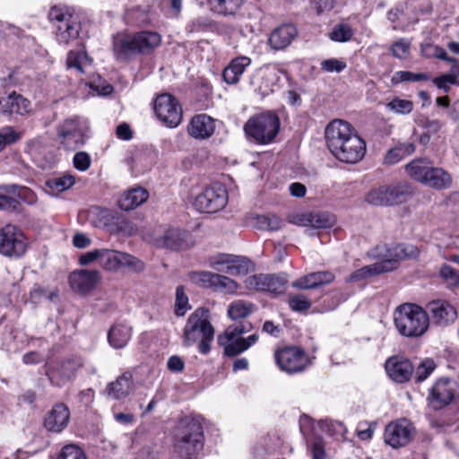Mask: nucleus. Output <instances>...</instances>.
<instances>
[{
	"label": "nucleus",
	"mask_w": 459,
	"mask_h": 459,
	"mask_svg": "<svg viewBox=\"0 0 459 459\" xmlns=\"http://www.w3.org/2000/svg\"><path fill=\"white\" fill-rule=\"evenodd\" d=\"M439 274L448 285L452 287L459 285V272L452 266L446 264H443L439 270Z\"/></svg>",
	"instance_id": "obj_55"
},
{
	"label": "nucleus",
	"mask_w": 459,
	"mask_h": 459,
	"mask_svg": "<svg viewBox=\"0 0 459 459\" xmlns=\"http://www.w3.org/2000/svg\"><path fill=\"white\" fill-rule=\"evenodd\" d=\"M30 112V101L16 91L0 98V114L4 116L25 117Z\"/></svg>",
	"instance_id": "obj_22"
},
{
	"label": "nucleus",
	"mask_w": 459,
	"mask_h": 459,
	"mask_svg": "<svg viewBox=\"0 0 459 459\" xmlns=\"http://www.w3.org/2000/svg\"><path fill=\"white\" fill-rule=\"evenodd\" d=\"M100 266L109 272L128 268L139 273L144 269V264L137 257L126 252L108 248H101Z\"/></svg>",
	"instance_id": "obj_13"
},
{
	"label": "nucleus",
	"mask_w": 459,
	"mask_h": 459,
	"mask_svg": "<svg viewBox=\"0 0 459 459\" xmlns=\"http://www.w3.org/2000/svg\"><path fill=\"white\" fill-rule=\"evenodd\" d=\"M90 218L97 228H105L111 232L134 234L136 229L133 223L123 218L119 213L100 206L90 210Z\"/></svg>",
	"instance_id": "obj_10"
},
{
	"label": "nucleus",
	"mask_w": 459,
	"mask_h": 459,
	"mask_svg": "<svg viewBox=\"0 0 459 459\" xmlns=\"http://www.w3.org/2000/svg\"><path fill=\"white\" fill-rule=\"evenodd\" d=\"M100 281V273L97 270L82 269L73 272L69 276L71 288L79 293L90 292Z\"/></svg>",
	"instance_id": "obj_24"
},
{
	"label": "nucleus",
	"mask_w": 459,
	"mask_h": 459,
	"mask_svg": "<svg viewBox=\"0 0 459 459\" xmlns=\"http://www.w3.org/2000/svg\"><path fill=\"white\" fill-rule=\"evenodd\" d=\"M287 281L285 274H258L247 277L246 285L248 289L280 294L285 290Z\"/></svg>",
	"instance_id": "obj_20"
},
{
	"label": "nucleus",
	"mask_w": 459,
	"mask_h": 459,
	"mask_svg": "<svg viewBox=\"0 0 459 459\" xmlns=\"http://www.w3.org/2000/svg\"><path fill=\"white\" fill-rule=\"evenodd\" d=\"M212 8L219 13L223 15H232L236 13L242 0H209Z\"/></svg>",
	"instance_id": "obj_43"
},
{
	"label": "nucleus",
	"mask_w": 459,
	"mask_h": 459,
	"mask_svg": "<svg viewBox=\"0 0 459 459\" xmlns=\"http://www.w3.org/2000/svg\"><path fill=\"white\" fill-rule=\"evenodd\" d=\"M333 280L334 275L329 271L316 272L299 278L291 283V286L299 290H309L328 284Z\"/></svg>",
	"instance_id": "obj_31"
},
{
	"label": "nucleus",
	"mask_w": 459,
	"mask_h": 459,
	"mask_svg": "<svg viewBox=\"0 0 459 459\" xmlns=\"http://www.w3.org/2000/svg\"><path fill=\"white\" fill-rule=\"evenodd\" d=\"M66 65L68 68H74L80 74H83L85 69L91 65V59L84 52L70 51L67 56Z\"/></svg>",
	"instance_id": "obj_42"
},
{
	"label": "nucleus",
	"mask_w": 459,
	"mask_h": 459,
	"mask_svg": "<svg viewBox=\"0 0 459 459\" xmlns=\"http://www.w3.org/2000/svg\"><path fill=\"white\" fill-rule=\"evenodd\" d=\"M287 221L301 227L328 229L335 223V217L328 212H293L288 215Z\"/></svg>",
	"instance_id": "obj_21"
},
{
	"label": "nucleus",
	"mask_w": 459,
	"mask_h": 459,
	"mask_svg": "<svg viewBox=\"0 0 459 459\" xmlns=\"http://www.w3.org/2000/svg\"><path fill=\"white\" fill-rule=\"evenodd\" d=\"M154 112L159 119L169 127L178 126L182 120V108L178 100L172 95H159L154 102Z\"/></svg>",
	"instance_id": "obj_16"
},
{
	"label": "nucleus",
	"mask_w": 459,
	"mask_h": 459,
	"mask_svg": "<svg viewBox=\"0 0 459 459\" xmlns=\"http://www.w3.org/2000/svg\"><path fill=\"white\" fill-rule=\"evenodd\" d=\"M255 226L261 230H278L282 226L281 220L276 215H257Z\"/></svg>",
	"instance_id": "obj_44"
},
{
	"label": "nucleus",
	"mask_w": 459,
	"mask_h": 459,
	"mask_svg": "<svg viewBox=\"0 0 459 459\" xmlns=\"http://www.w3.org/2000/svg\"><path fill=\"white\" fill-rule=\"evenodd\" d=\"M74 166L80 171H86L91 163L90 155L85 152H79L74 154L73 159Z\"/></svg>",
	"instance_id": "obj_59"
},
{
	"label": "nucleus",
	"mask_w": 459,
	"mask_h": 459,
	"mask_svg": "<svg viewBox=\"0 0 459 459\" xmlns=\"http://www.w3.org/2000/svg\"><path fill=\"white\" fill-rule=\"evenodd\" d=\"M385 371L394 382L404 383L411 377L413 366L407 359L393 357L386 360Z\"/></svg>",
	"instance_id": "obj_27"
},
{
	"label": "nucleus",
	"mask_w": 459,
	"mask_h": 459,
	"mask_svg": "<svg viewBox=\"0 0 459 459\" xmlns=\"http://www.w3.org/2000/svg\"><path fill=\"white\" fill-rule=\"evenodd\" d=\"M421 55L427 58L436 57L446 61L448 63H455L456 59L448 56L444 48L439 46L433 45L429 42L422 43L420 45Z\"/></svg>",
	"instance_id": "obj_41"
},
{
	"label": "nucleus",
	"mask_w": 459,
	"mask_h": 459,
	"mask_svg": "<svg viewBox=\"0 0 459 459\" xmlns=\"http://www.w3.org/2000/svg\"><path fill=\"white\" fill-rule=\"evenodd\" d=\"M224 349L225 355L229 357H235L241 352L247 351V346L244 342V338L235 340H229V342H218Z\"/></svg>",
	"instance_id": "obj_51"
},
{
	"label": "nucleus",
	"mask_w": 459,
	"mask_h": 459,
	"mask_svg": "<svg viewBox=\"0 0 459 459\" xmlns=\"http://www.w3.org/2000/svg\"><path fill=\"white\" fill-rule=\"evenodd\" d=\"M411 193V188L407 184L387 186L388 205H394L406 202L408 196H410Z\"/></svg>",
	"instance_id": "obj_37"
},
{
	"label": "nucleus",
	"mask_w": 459,
	"mask_h": 459,
	"mask_svg": "<svg viewBox=\"0 0 459 459\" xmlns=\"http://www.w3.org/2000/svg\"><path fill=\"white\" fill-rule=\"evenodd\" d=\"M255 306L241 299L232 302L228 308V315L233 320L248 316L254 311Z\"/></svg>",
	"instance_id": "obj_38"
},
{
	"label": "nucleus",
	"mask_w": 459,
	"mask_h": 459,
	"mask_svg": "<svg viewBox=\"0 0 459 459\" xmlns=\"http://www.w3.org/2000/svg\"><path fill=\"white\" fill-rule=\"evenodd\" d=\"M134 382L131 373L126 372L115 381L108 384L106 394L114 400H121L127 397L134 391Z\"/></svg>",
	"instance_id": "obj_30"
},
{
	"label": "nucleus",
	"mask_w": 459,
	"mask_h": 459,
	"mask_svg": "<svg viewBox=\"0 0 459 459\" xmlns=\"http://www.w3.org/2000/svg\"><path fill=\"white\" fill-rule=\"evenodd\" d=\"M394 321L396 330L404 337H420L429 327L428 312L411 303L398 306L394 313Z\"/></svg>",
	"instance_id": "obj_6"
},
{
	"label": "nucleus",
	"mask_w": 459,
	"mask_h": 459,
	"mask_svg": "<svg viewBox=\"0 0 459 459\" xmlns=\"http://www.w3.org/2000/svg\"><path fill=\"white\" fill-rule=\"evenodd\" d=\"M59 459H86V456L81 448L69 445L62 449Z\"/></svg>",
	"instance_id": "obj_58"
},
{
	"label": "nucleus",
	"mask_w": 459,
	"mask_h": 459,
	"mask_svg": "<svg viewBox=\"0 0 459 459\" xmlns=\"http://www.w3.org/2000/svg\"><path fill=\"white\" fill-rule=\"evenodd\" d=\"M132 326L126 322H117L108 333L109 344L115 349H122L126 346L132 336Z\"/></svg>",
	"instance_id": "obj_32"
},
{
	"label": "nucleus",
	"mask_w": 459,
	"mask_h": 459,
	"mask_svg": "<svg viewBox=\"0 0 459 459\" xmlns=\"http://www.w3.org/2000/svg\"><path fill=\"white\" fill-rule=\"evenodd\" d=\"M274 358L281 370L289 374L301 372L311 364V360L304 351L295 346L284 347L277 351Z\"/></svg>",
	"instance_id": "obj_15"
},
{
	"label": "nucleus",
	"mask_w": 459,
	"mask_h": 459,
	"mask_svg": "<svg viewBox=\"0 0 459 459\" xmlns=\"http://www.w3.org/2000/svg\"><path fill=\"white\" fill-rule=\"evenodd\" d=\"M190 308L189 299L185 293L184 287L181 285L178 286L176 289L175 314L178 316H183Z\"/></svg>",
	"instance_id": "obj_49"
},
{
	"label": "nucleus",
	"mask_w": 459,
	"mask_h": 459,
	"mask_svg": "<svg viewBox=\"0 0 459 459\" xmlns=\"http://www.w3.org/2000/svg\"><path fill=\"white\" fill-rule=\"evenodd\" d=\"M430 75L427 73H412L410 71H397L394 74L392 82L394 84H398L403 82H420L429 81Z\"/></svg>",
	"instance_id": "obj_46"
},
{
	"label": "nucleus",
	"mask_w": 459,
	"mask_h": 459,
	"mask_svg": "<svg viewBox=\"0 0 459 459\" xmlns=\"http://www.w3.org/2000/svg\"><path fill=\"white\" fill-rule=\"evenodd\" d=\"M54 23L56 38L60 44L67 45L79 36L80 24L75 17L63 8L54 6L48 13Z\"/></svg>",
	"instance_id": "obj_11"
},
{
	"label": "nucleus",
	"mask_w": 459,
	"mask_h": 459,
	"mask_svg": "<svg viewBox=\"0 0 459 459\" xmlns=\"http://www.w3.org/2000/svg\"><path fill=\"white\" fill-rule=\"evenodd\" d=\"M25 250L23 235L16 226L8 224L0 229V254L5 256H20Z\"/></svg>",
	"instance_id": "obj_19"
},
{
	"label": "nucleus",
	"mask_w": 459,
	"mask_h": 459,
	"mask_svg": "<svg viewBox=\"0 0 459 459\" xmlns=\"http://www.w3.org/2000/svg\"><path fill=\"white\" fill-rule=\"evenodd\" d=\"M418 254L413 246L404 244H396L391 247L385 245L377 246L376 248V256L380 262L364 266L353 272L348 278V281H360L368 277L390 272L395 269L399 262L407 257L416 256Z\"/></svg>",
	"instance_id": "obj_3"
},
{
	"label": "nucleus",
	"mask_w": 459,
	"mask_h": 459,
	"mask_svg": "<svg viewBox=\"0 0 459 459\" xmlns=\"http://www.w3.org/2000/svg\"><path fill=\"white\" fill-rule=\"evenodd\" d=\"M415 428L407 419H399L386 425L384 432L385 444L393 448L407 446L413 438Z\"/></svg>",
	"instance_id": "obj_17"
},
{
	"label": "nucleus",
	"mask_w": 459,
	"mask_h": 459,
	"mask_svg": "<svg viewBox=\"0 0 459 459\" xmlns=\"http://www.w3.org/2000/svg\"><path fill=\"white\" fill-rule=\"evenodd\" d=\"M215 274L208 271H198L190 273L188 277L192 283L202 288L212 289Z\"/></svg>",
	"instance_id": "obj_47"
},
{
	"label": "nucleus",
	"mask_w": 459,
	"mask_h": 459,
	"mask_svg": "<svg viewBox=\"0 0 459 459\" xmlns=\"http://www.w3.org/2000/svg\"><path fill=\"white\" fill-rule=\"evenodd\" d=\"M70 411L64 403L54 405L45 419L44 425L46 429L52 432H61L68 424Z\"/></svg>",
	"instance_id": "obj_29"
},
{
	"label": "nucleus",
	"mask_w": 459,
	"mask_h": 459,
	"mask_svg": "<svg viewBox=\"0 0 459 459\" xmlns=\"http://www.w3.org/2000/svg\"><path fill=\"white\" fill-rule=\"evenodd\" d=\"M405 169L414 180L435 189L448 188L452 179L441 168L433 167L426 159H416L408 163Z\"/></svg>",
	"instance_id": "obj_7"
},
{
	"label": "nucleus",
	"mask_w": 459,
	"mask_h": 459,
	"mask_svg": "<svg viewBox=\"0 0 459 459\" xmlns=\"http://www.w3.org/2000/svg\"><path fill=\"white\" fill-rule=\"evenodd\" d=\"M428 309L431 314L434 324L441 326H446L457 318L455 308L446 300H432L429 303Z\"/></svg>",
	"instance_id": "obj_25"
},
{
	"label": "nucleus",
	"mask_w": 459,
	"mask_h": 459,
	"mask_svg": "<svg viewBox=\"0 0 459 459\" xmlns=\"http://www.w3.org/2000/svg\"><path fill=\"white\" fill-rule=\"evenodd\" d=\"M214 333L209 309L198 307L190 314L183 329V344L190 347L197 343L199 352L207 354L211 351Z\"/></svg>",
	"instance_id": "obj_4"
},
{
	"label": "nucleus",
	"mask_w": 459,
	"mask_h": 459,
	"mask_svg": "<svg viewBox=\"0 0 459 459\" xmlns=\"http://www.w3.org/2000/svg\"><path fill=\"white\" fill-rule=\"evenodd\" d=\"M352 30L346 24H339L330 33V39L333 41L345 42L351 39Z\"/></svg>",
	"instance_id": "obj_54"
},
{
	"label": "nucleus",
	"mask_w": 459,
	"mask_h": 459,
	"mask_svg": "<svg viewBox=\"0 0 459 459\" xmlns=\"http://www.w3.org/2000/svg\"><path fill=\"white\" fill-rule=\"evenodd\" d=\"M75 183V179L72 175H64L62 177L48 179L46 183L47 186L53 193L63 192L72 187Z\"/></svg>",
	"instance_id": "obj_45"
},
{
	"label": "nucleus",
	"mask_w": 459,
	"mask_h": 459,
	"mask_svg": "<svg viewBox=\"0 0 459 459\" xmlns=\"http://www.w3.org/2000/svg\"><path fill=\"white\" fill-rule=\"evenodd\" d=\"M152 242L157 247L183 250L194 245L192 235L182 229L160 227L153 232Z\"/></svg>",
	"instance_id": "obj_12"
},
{
	"label": "nucleus",
	"mask_w": 459,
	"mask_h": 459,
	"mask_svg": "<svg viewBox=\"0 0 459 459\" xmlns=\"http://www.w3.org/2000/svg\"><path fill=\"white\" fill-rule=\"evenodd\" d=\"M160 42L161 36L155 31L118 33L113 37L112 49L117 60L127 61L138 55H150Z\"/></svg>",
	"instance_id": "obj_2"
},
{
	"label": "nucleus",
	"mask_w": 459,
	"mask_h": 459,
	"mask_svg": "<svg viewBox=\"0 0 459 459\" xmlns=\"http://www.w3.org/2000/svg\"><path fill=\"white\" fill-rule=\"evenodd\" d=\"M251 59L247 56H238L234 58L230 65L223 70L222 77L229 84L237 83L243 74L246 67L250 65Z\"/></svg>",
	"instance_id": "obj_34"
},
{
	"label": "nucleus",
	"mask_w": 459,
	"mask_h": 459,
	"mask_svg": "<svg viewBox=\"0 0 459 459\" xmlns=\"http://www.w3.org/2000/svg\"><path fill=\"white\" fill-rule=\"evenodd\" d=\"M415 145L411 143H400L394 148L390 149L385 157L384 163L387 165H394L398 163L406 156L413 153Z\"/></svg>",
	"instance_id": "obj_35"
},
{
	"label": "nucleus",
	"mask_w": 459,
	"mask_h": 459,
	"mask_svg": "<svg viewBox=\"0 0 459 459\" xmlns=\"http://www.w3.org/2000/svg\"><path fill=\"white\" fill-rule=\"evenodd\" d=\"M325 135L329 151L340 161L355 164L364 158L366 142L347 121H331L325 127Z\"/></svg>",
	"instance_id": "obj_1"
},
{
	"label": "nucleus",
	"mask_w": 459,
	"mask_h": 459,
	"mask_svg": "<svg viewBox=\"0 0 459 459\" xmlns=\"http://www.w3.org/2000/svg\"><path fill=\"white\" fill-rule=\"evenodd\" d=\"M21 137L13 126H4L0 129V152L4 149L6 145L16 143Z\"/></svg>",
	"instance_id": "obj_52"
},
{
	"label": "nucleus",
	"mask_w": 459,
	"mask_h": 459,
	"mask_svg": "<svg viewBox=\"0 0 459 459\" xmlns=\"http://www.w3.org/2000/svg\"><path fill=\"white\" fill-rule=\"evenodd\" d=\"M386 108L395 114L408 115L414 108L413 102L409 100H403L400 98H394L391 101L386 103Z\"/></svg>",
	"instance_id": "obj_48"
},
{
	"label": "nucleus",
	"mask_w": 459,
	"mask_h": 459,
	"mask_svg": "<svg viewBox=\"0 0 459 459\" xmlns=\"http://www.w3.org/2000/svg\"><path fill=\"white\" fill-rule=\"evenodd\" d=\"M251 262L249 259L241 256H232L230 264L225 268H220L221 273L231 275V276H240L246 275L250 267Z\"/></svg>",
	"instance_id": "obj_36"
},
{
	"label": "nucleus",
	"mask_w": 459,
	"mask_h": 459,
	"mask_svg": "<svg viewBox=\"0 0 459 459\" xmlns=\"http://www.w3.org/2000/svg\"><path fill=\"white\" fill-rule=\"evenodd\" d=\"M366 201L373 205H388L387 186L370 190L366 195Z\"/></svg>",
	"instance_id": "obj_50"
},
{
	"label": "nucleus",
	"mask_w": 459,
	"mask_h": 459,
	"mask_svg": "<svg viewBox=\"0 0 459 459\" xmlns=\"http://www.w3.org/2000/svg\"><path fill=\"white\" fill-rule=\"evenodd\" d=\"M82 366L80 359H66L48 364L46 374L53 385L60 387L72 380Z\"/></svg>",
	"instance_id": "obj_18"
},
{
	"label": "nucleus",
	"mask_w": 459,
	"mask_h": 459,
	"mask_svg": "<svg viewBox=\"0 0 459 459\" xmlns=\"http://www.w3.org/2000/svg\"><path fill=\"white\" fill-rule=\"evenodd\" d=\"M227 200L226 189L221 185H213L195 197L193 206L200 212L213 213L224 208Z\"/></svg>",
	"instance_id": "obj_14"
},
{
	"label": "nucleus",
	"mask_w": 459,
	"mask_h": 459,
	"mask_svg": "<svg viewBox=\"0 0 459 459\" xmlns=\"http://www.w3.org/2000/svg\"><path fill=\"white\" fill-rule=\"evenodd\" d=\"M319 427L328 435L332 436L337 440L345 438L347 429L343 423L333 420H321L319 421Z\"/></svg>",
	"instance_id": "obj_39"
},
{
	"label": "nucleus",
	"mask_w": 459,
	"mask_h": 459,
	"mask_svg": "<svg viewBox=\"0 0 459 459\" xmlns=\"http://www.w3.org/2000/svg\"><path fill=\"white\" fill-rule=\"evenodd\" d=\"M434 369L433 361L427 360L422 362L416 370V379L418 382L425 380Z\"/></svg>",
	"instance_id": "obj_61"
},
{
	"label": "nucleus",
	"mask_w": 459,
	"mask_h": 459,
	"mask_svg": "<svg viewBox=\"0 0 459 459\" xmlns=\"http://www.w3.org/2000/svg\"><path fill=\"white\" fill-rule=\"evenodd\" d=\"M204 436L201 416L182 420L175 437V451L184 459H193L204 448Z\"/></svg>",
	"instance_id": "obj_5"
},
{
	"label": "nucleus",
	"mask_w": 459,
	"mask_h": 459,
	"mask_svg": "<svg viewBox=\"0 0 459 459\" xmlns=\"http://www.w3.org/2000/svg\"><path fill=\"white\" fill-rule=\"evenodd\" d=\"M456 383L449 378H440L433 385L430 397L435 409L449 404L455 398Z\"/></svg>",
	"instance_id": "obj_23"
},
{
	"label": "nucleus",
	"mask_w": 459,
	"mask_h": 459,
	"mask_svg": "<svg viewBox=\"0 0 459 459\" xmlns=\"http://www.w3.org/2000/svg\"><path fill=\"white\" fill-rule=\"evenodd\" d=\"M312 453H313L314 459H325V445H324V441L322 438L317 437L315 439L313 446H312Z\"/></svg>",
	"instance_id": "obj_64"
},
{
	"label": "nucleus",
	"mask_w": 459,
	"mask_h": 459,
	"mask_svg": "<svg viewBox=\"0 0 459 459\" xmlns=\"http://www.w3.org/2000/svg\"><path fill=\"white\" fill-rule=\"evenodd\" d=\"M89 128L87 119L74 116L66 118L58 126L57 135L64 148L74 151L85 143Z\"/></svg>",
	"instance_id": "obj_9"
},
{
	"label": "nucleus",
	"mask_w": 459,
	"mask_h": 459,
	"mask_svg": "<svg viewBox=\"0 0 459 459\" xmlns=\"http://www.w3.org/2000/svg\"><path fill=\"white\" fill-rule=\"evenodd\" d=\"M432 82L440 90H443L445 92H448L450 91V85L455 84V76L454 75H446L442 74L441 76L435 77L432 80Z\"/></svg>",
	"instance_id": "obj_60"
},
{
	"label": "nucleus",
	"mask_w": 459,
	"mask_h": 459,
	"mask_svg": "<svg viewBox=\"0 0 459 459\" xmlns=\"http://www.w3.org/2000/svg\"><path fill=\"white\" fill-rule=\"evenodd\" d=\"M289 307L296 312H306L311 307V302L304 295H292L288 299Z\"/></svg>",
	"instance_id": "obj_53"
},
{
	"label": "nucleus",
	"mask_w": 459,
	"mask_h": 459,
	"mask_svg": "<svg viewBox=\"0 0 459 459\" xmlns=\"http://www.w3.org/2000/svg\"><path fill=\"white\" fill-rule=\"evenodd\" d=\"M100 253H101V248L91 250L89 252L82 254L79 257L80 264L87 265L94 261H98L100 263Z\"/></svg>",
	"instance_id": "obj_63"
},
{
	"label": "nucleus",
	"mask_w": 459,
	"mask_h": 459,
	"mask_svg": "<svg viewBox=\"0 0 459 459\" xmlns=\"http://www.w3.org/2000/svg\"><path fill=\"white\" fill-rule=\"evenodd\" d=\"M232 255H229V254H221L217 256H214L212 260H211V266L218 271V272H221L220 268H225L227 267L230 263V260L232 259Z\"/></svg>",
	"instance_id": "obj_62"
},
{
	"label": "nucleus",
	"mask_w": 459,
	"mask_h": 459,
	"mask_svg": "<svg viewBox=\"0 0 459 459\" xmlns=\"http://www.w3.org/2000/svg\"><path fill=\"white\" fill-rule=\"evenodd\" d=\"M411 42L405 39H401L394 42L392 46L393 55L400 59H404L409 56Z\"/></svg>",
	"instance_id": "obj_56"
},
{
	"label": "nucleus",
	"mask_w": 459,
	"mask_h": 459,
	"mask_svg": "<svg viewBox=\"0 0 459 459\" xmlns=\"http://www.w3.org/2000/svg\"><path fill=\"white\" fill-rule=\"evenodd\" d=\"M212 289L225 294H234L238 289V284L234 280L222 274L216 273Z\"/></svg>",
	"instance_id": "obj_40"
},
{
	"label": "nucleus",
	"mask_w": 459,
	"mask_h": 459,
	"mask_svg": "<svg viewBox=\"0 0 459 459\" xmlns=\"http://www.w3.org/2000/svg\"><path fill=\"white\" fill-rule=\"evenodd\" d=\"M215 130V121L206 114L195 116L188 124L187 132L195 139H207Z\"/></svg>",
	"instance_id": "obj_28"
},
{
	"label": "nucleus",
	"mask_w": 459,
	"mask_h": 459,
	"mask_svg": "<svg viewBox=\"0 0 459 459\" xmlns=\"http://www.w3.org/2000/svg\"><path fill=\"white\" fill-rule=\"evenodd\" d=\"M280 129V119L272 112H264L251 117L244 125L247 136L255 143L267 144L276 137Z\"/></svg>",
	"instance_id": "obj_8"
},
{
	"label": "nucleus",
	"mask_w": 459,
	"mask_h": 459,
	"mask_svg": "<svg viewBox=\"0 0 459 459\" xmlns=\"http://www.w3.org/2000/svg\"><path fill=\"white\" fill-rule=\"evenodd\" d=\"M321 69L327 73H341L347 65L344 61L337 58H329L321 62Z\"/></svg>",
	"instance_id": "obj_57"
},
{
	"label": "nucleus",
	"mask_w": 459,
	"mask_h": 459,
	"mask_svg": "<svg viewBox=\"0 0 459 459\" xmlns=\"http://www.w3.org/2000/svg\"><path fill=\"white\" fill-rule=\"evenodd\" d=\"M149 194L143 187H134L124 192L117 203L120 209L131 211L143 204L148 199Z\"/></svg>",
	"instance_id": "obj_33"
},
{
	"label": "nucleus",
	"mask_w": 459,
	"mask_h": 459,
	"mask_svg": "<svg viewBox=\"0 0 459 459\" xmlns=\"http://www.w3.org/2000/svg\"><path fill=\"white\" fill-rule=\"evenodd\" d=\"M298 29L291 23H284L275 28L269 36V45L274 50L289 47L298 36Z\"/></svg>",
	"instance_id": "obj_26"
}]
</instances>
